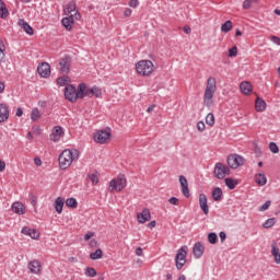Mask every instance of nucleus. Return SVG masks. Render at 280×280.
<instances>
[{
    "label": "nucleus",
    "instance_id": "4468645a",
    "mask_svg": "<svg viewBox=\"0 0 280 280\" xmlns=\"http://www.w3.org/2000/svg\"><path fill=\"white\" fill-rule=\"evenodd\" d=\"M192 254L196 257V259H200V257L205 255V245L201 242L195 243L192 247Z\"/></svg>",
    "mask_w": 280,
    "mask_h": 280
},
{
    "label": "nucleus",
    "instance_id": "2f4dec72",
    "mask_svg": "<svg viewBox=\"0 0 280 280\" xmlns=\"http://www.w3.org/2000/svg\"><path fill=\"white\" fill-rule=\"evenodd\" d=\"M231 30H233V22H231V20H228L221 25V32H224V34H229Z\"/></svg>",
    "mask_w": 280,
    "mask_h": 280
},
{
    "label": "nucleus",
    "instance_id": "ddd939ff",
    "mask_svg": "<svg viewBox=\"0 0 280 280\" xmlns=\"http://www.w3.org/2000/svg\"><path fill=\"white\" fill-rule=\"evenodd\" d=\"M199 207L201 211H203L205 215H209V205H208L207 195L205 194L199 195Z\"/></svg>",
    "mask_w": 280,
    "mask_h": 280
},
{
    "label": "nucleus",
    "instance_id": "412c9836",
    "mask_svg": "<svg viewBox=\"0 0 280 280\" xmlns=\"http://www.w3.org/2000/svg\"><path fill=\"white\" fill-rule=\"evenodd\" d=\"M60 71L61 73H69V56H65L59 60Z\"/></svg>",
    "mask_w": 280,
    "mask_h": 280
},
{
    "label": "nucleus",
    "instance_id": "c85d7f7f",
    "mask_svg": "<svg viewBox=\"0 0 280 280\" xmlns=\"http://www.w3.org/2000/svg\"><path fill=\"white\" fill-rule=\"evenodd\" d=\"M222 196H223L222 188L217 187L212 190V198L214 202H220L222 200Z\"/></svg>",
    "mask_w": 280,
    "mask_h": 280
},
{
    "label": "nucleus",
    "instance_id": "4c0bfd02",
    "mask_svg": "<svg viewBox=\"0 0 280 280\" xmlns=\"http://www.w3.org/2000/svg\"><path fill=\"white\" fill-rule=\"evenodd\" d=\"M276 222H277V219L270 218L264 222L262 226L264 229H272V225L276 224Z\"/></svg>",
    "mask_w": 280,
    "mask_h": 280
},
{
    "label": "nucleus",
    "instance_id": "5fc2aeb1",
    "mask_svg": "<svg viewBox=\"0 0 280 280\" xmlns=\"http://www.w3.org/2000/svg\"><path fill=\"white\" fill-rule=\"evenodd\" d=\"M219 237H220L221 242L224 243V241L226 240V232H220Z\"/></svg>",
    "mask_w": 280,
    "mask_h": 280
},
{
    "label": "nucleus",
    "instance_id": "39448f33",
    "mask_svg": "<svg viewBox=\"0 0 280 280\" xmlns=\"http://www.w3.org/2000/svg\"><path fill=\"white\" fill-rule=\"evenodd\" d=\"M128 182L126 175L119 174L117 178H114L109 182L110 191H122L126 189Z\"/></svg>",
    "mask_w": 280,
    "mask_h": 280
},
{
    "label": "nucleus",
    "instance_id": "7c9ffc66",
    "mask_svg": "<svg viewBox=\"0 0 280 280\" xmlns=\"http://www.w3.org/2000/svg\"><path fill=\"white\" fill-rule=\"evenodd\" d=\"M80 86H83L82 100H84V97H93L92 88H86V83H80Z\"/></svg>",
    "mask_w": 280,
    "mask_h": 280
},
{
    "label": "nucleus",
    "instance_id": "a878e982",
    "mask_svg": "<svg viewBox=\"0 0 280 280\" xmlns=\"http://www.w3.org/2000/svg\"><path fill=\"white\" fill-rule=\"evenodd\" d=\"M271 255L275 259V264H280V252L279 248L277 247V243L271 244Z\"/></svg>",
    "mask_w": 280,
    "mask_h": 280
},
{
    "label": "nucleus",
    "instance_id": "2eb2a0df",
    "mask_svg": "<svg viewBox=\"0 0 280 280\" xmlns=\"http://www.w3.org/2000/svg\"><path fill=\"white\" fill-rule=\"evenodd\" d=\"M179 184L182 187V192L185 198H189V184L187 183V178L184 175L179 176Z\"/></svg>",
    "mask_w": 280,
    "mask_h": 280
},
{
    "label": "nucleus",
    "instance_id": "f257e3e1",
    "mask_svg": "<svg viewBox=\"0 0 280 280\" xmlns=\"http://www.w3.org/2000/svg\"><path fill=\"white\" fill-rule=\"evenodd\" d=\"M80 159V154L78 150L66 149L59 155V167L60 170H68L71 166L73 161H78Z\"/></svg>",
    "mask_w": 280,
    "mask_h": 280
},
{
    "label": "nucleus",
    "instance_id": "338daca9",
    "mask_svg": "<svg viewBox=\"0 0 280 280\" xmlns=\"http://www.w3.org/2000/svg\"><path fill=\"white\" fill-rule=\"evenodd\" d=\"M33 132H34L35 135H40V128L34 127V128H33Z\"/></svg>",
    "mask_w": 280,
    "mask_h": 280
},
{
    "label": "nucleus",
    "instance_id": "aec40b11",
    "mask_svg": "<svg viewBox=\"0 0 280 280\" xmlns=\"http://www.w3.org/2000/svg\"><path fill=\"white\" fill-rule=\"evenodd\" d=\"M28 269L32 275H39L40 273V261L32 260L28 262Z\"/></svg>",
    "mask_w": 280,
    "mask_h": 280
},
{
    "label": "nucleus",
    "instance_id": "9b49d317",
    "mask_svg": "<svg viewBox=\"0 0 280 280\" xmlns=\"http://www.w3.org/2000/svg\"><path fill=\"white\" fill-rule=\"evenodd\" d=\"M152 219V214L150 213V209L144 208L142 212L137 214V220L140 224H145V222H150Z\"/></svg>",
    "mask_w": 280,
    "mask_h": 280
},
{
    "label": "nucleus",
    "instance_id": "de8ad7c7",
    "mask_svg": "<svg viewBox=\"0 0 280 280\" xmlns=\"http://www.w3.org/2000/svg\"><path fill=\"white\" fill-rule=\"evenodd\" d=\"M271 201L267 200L260 208L259 211H268L270 209Z\"/></svg>",
    "mask_w": 280,
    "mask_h": 280
},
{
    "label": "nucleus",
    "instance_id": "c9c22d12",
    "mask_svg": "<svg viewBox=\"0 0 280 280\" xmlns=\"http://www.w3.org/2000/svg\"><path fill=\"white\" fill-rule=\"evenodd\" d=\"M0 62H5V44L0 39Z\"/></svg>",
    "mask_w": 280,
    "mask_h": 280
},
{
    "label": "nucleus",
    "instance_id": "6e6d98bb",
    "mask_svg": "<svg viewBox=\"0 0 280 280\" xmlns=\"http://www.w3.org/2000/svg\"><path fill=\"white\" fill-rule=\"evenodd\" d=\"M136 255L138 257H141L143 255V248H141V247L136 248Z\"/></svg>",
    "mask_w": 280,
    "mask_h": 280
},
{
    "label": "nucleus",
    "instance_id": "f704fd0d",
    "mask_svg": "<svg viewBox=\"0 0 280 280\" xmlns=\"http://www.w3.org/2000/svg\"><path fill=\"white\" fill-rule=\"evenodd\" d=\"M31 119L32 121H38V119H40V110H38V108L32 109Z\"/></svg>",
    "mask_w": 280,
    "mask_h": 280
},
{
    "label": "nucleus",
    "instance_id": "a19ab883",
    "mask_svg": "<svg viewBox=\"0 0 280 280\" xmlns=\"http://www.w3.org/2000/svg\"><path fill=\"white\" fill-rule=\"evenodd\" d=\"M206 124L208 126H213V124H215V116H213L212 113H209L206 117Z\"/></svg>",
    "mask_w": 280,
    "mask_h": 280
},
{
    "label": "nucleus",
    "instance_id": "69168bd1",
    "mask_svg": "<svg viewBox=\"0 0 280 280\" xmlns=\"http://www.w3.org/2000/svg\"><path fill=\"white\" fill-rule=\"evenodd\" d=\"M184 32H185V34H191V27L184 26Z\"/></svg>",
    "mask_w": 280,
    "mask_h": 280
},
{
    "label": "nucleus",
    "instance_id": "79ce46f5",
    "mask_svg": "<svg viewBox=\"0 0 280 280\" xmlns=\"http://www.w3.org/2000/svg\"><path fill=\"white\" fill-rule=\"evenodd\" d=\"M86 277H97V271L93 267H88L85 269Z\"/></svg>",
    "mask_w": 280,
    "mask_h": 280
},
{
    "label": "nucleus",
    "instance_id": "393cba45",
    "mask_svg": "<svg viewBox=\"0 0 280 280\" xmlns=\"http://www.w3.org/2000/svg\"><path fill=\"white\" fill-rule=\"evenodd\" d=\"M12 211L13 213H18V215H24L25 213V209L23 208V205L19 201L13 202Z\"/></svg>",
    "mask_w": 280,
    "mask_h": 280
},
{
    "label": "nucleus",
    "instance_id": "8fccbe9b",
    "mask_svg": "<svg viewBox=\"0 0 280 280\" xmlns=\"http://www.w3.org/2000/svg\"><path fill=\"white\" fill-rule=\"evenodd\" d=\"M197 130H199V132H203V130H205V122L203 121L197 122Z\"/></svg>",
    "mask_w": 280,
    "mask_h": 280
},
{
    "label": "nucleus",
    "instance_id": "423d86ee",
    "mask_svg": "<svg viewBox=\"0 0 280 280\" xmlns=\"http://www.w3.org/2000/svg\"><path fill=\"white\" fill-rule=\"evenodd\" d=\"M187 264V246H182L175 256V266L177 270H183V267Z\"/></svg>",
    "mask_w": 280,
    "mask_h": 280
},
{
    "label": "nucleus",
    "instance_id": "bf43d9fd",
    "mask_svg": "<svg viewBox=\"0 0 280 280\" xmlns=\"http://www.w3.org/2000/svg\"><path fill=\"white\" fill-rule=\"evenodd\" d=\"M148 229H154V226H156V221H151L148 223Z\"/></svg>",
    "mask_w": 280,
    "mask_h": 280
},
{
    "label": "nucleus",
    "instance_id": "e433bc0d",
    "mask_svg": "<svg viewBox=\"0 0 280 280\" xmlns=\"http://www.w3.org/2000/svg\"><path fill=\"white\" fill-rule=\"evenodd\" d=\"M66 206H68L71 209H75L78 207V200L75 198L71 197L66 200Z\"/></svg>",
    "mask_w": 280,
    "mask_h": 280
},
{
    "label": "nucleus",
    "instance_id": "f8f14e48",
    "mask_svg": "<svg viewBox=\"0 0 280 280\" xmlns=\"http://www.w3.org/2000/svg\"><path fill=\"white\" fill-rule=\"evenodd\" d=\"M8 119H10V108L8 107V104L2 103L0 104V124L8 121Z\"/></svg>",
    "mask_w": 280,
    "mask_h": 280
},
{
    "label": "nucleus",
    "instance_id": "f3484780",
    "mask_svg": "<svg viewBox=\"0 0 280 280\" xmlns=\"http://www.w3.org/2000/svg\"><path fill=\"white\" fill-rule=\"evenodd\" d=\"M68 14H70V16L73 14L75 21H80L81 15L80 12H78V10H75V2L74 1H70L66 8Z\"/></svg>",
    "mask_w": 280,
    "mask_h": 280
},
{
    "label": "nucleus",
    "instance_id": "6ab92c4d",
    "mask_svg": "<svg viewBox=\"0 0 280 280\" xmlns=\"http://www.w3.org/2000/svg\"><path fill=\"white\" fill-rule=\"evenodd\" d=\"M22 233L23 235H28V237H32V240H38V237H40V233H38L36 229H30L27 226L22 229Z\"/></svg>",
    "mask_w": 280,
    "mask_h": 280
},
{
    "label": "nucleus",
    "instance_id": "c03bdc74",
    "mask_svg": "<svg viewBox=\"0 0 280 280\" xmlns=\"http://www.w3.org/2000/svg\"><path fill=\"white\" fill-rule=\"evenodd\" d=\"M92 96L102 97V90L97 85L92 86Z\"/></svg>",
    "mask_w": 280,
    "mask_h": 280
},
{
    "label": "nucleus",
    "instance_id": "864d4df0",
    "mask_svg": "<svg viewBox=\"0 0 280 280\" xmlns=\"http://www.w3.org/2000/svg\"><path fill=\"white\" fill-rule=\"evenodd\" d=\"M270 40L275 43V45H280V38L278 36L272 35Z\"/></svg>",
    "mask_w": 280,
    "mask_h": 280
},
{
    "label": "nucleus",
    "instance_id": "13d9d810",
    "mask_svg": "<svg viewBox=\"0 0 280 280\" xmlns=\"http://www.w3.org/2000/svg\"><path fill=\"white\" fill-rule=\"evenodd\" d=\"M34 163L35 165H38V166L43 165V161L40 160V158H35Z\"/></svg>",
    "mask_w": 280,
    "mask_h": 280
},
{
    "label": "nucleus",
    "instance_id": "b1692460",
    "mask_svg": "<svg viewBox=\"0 0 280 280\" xmlns=\"http://www.w3.org/2000/svg\"><path fill=\"white\" fill-rule=\"evenodd\" d=\"M255 183L259 185V187H264L266 183H268V178L266 177V174L264 173H258L255 175Z\"/></svg>",
    "mask_w": 280,
    "mask_h": 280
},
{
    "label": "nucleus",
    "instance_id": "f03ea898",
    "mask_svg": "<svg viewBox=\"0 0 280 280\" xmlns=\"http://www.w3.org/2000/svg\"><path fill=\"white\" fill-rule=\"evenodd\" d=\"M218 85L215 83V78L210 77L207 81V86L203 94V105L207 108H211L213 106V95H215V90Z\"/></svg>",
    "mask_w": 280,
    "mask_h": 280
},
{
    "label": "nucleus",
    "instance_id": "052dcab7",
    "mask_svg": "<svg viewBox=\"0 0 280 280\" xmlns=\"http://www.w3.org/2000/svg\"><path fill=\"white\" fill-rule=\"evenodd\" d=\"M125 16H131L132 15V10L130 9H126L125 12H124Z\"/></svg>",
    "mask_w": 280,
    "mask_h": 280
},
{
    "label": "nucleus",
    "instance_id": "20e7f679",
    "mask_svg": "<svg viewBox=\"0 0 280 280\" xmlns=\"http://www.w3.org/2000/svg\"><path fill=\"white\" fill-rule=\"evenodd\" d=\"M136 70L139 75H152L154 71V63L150 60H140L136 63Z\"/></svg>",
    "mask_w": 280,
    "mask_h": 280
},
{
    "label": "nucleus",
    "instance_id": "72a5a7b5",
    "mask_svg": "<svg viewBox=\"0 0 280 280\" xmlns=\"http://www.w3.org/2000/svg\"><path fill=\"white\" fill-rule=\"evenodd\" d=\"M102 257H104V253L100 248L90 254V259H93V261H96V259H102Z\"/></svg>",
    "mask_w": 280,
    "mask_h": 280
},
{
    "label": "nucleus",
    "instance_id": "1a4fd4ad",
    "mask_svg": "<svg viewBox=\"0 0 280 280\" xmlns=\"http://www.w3.org/2000/svg\"><path fill=\"white\" fill-rule=\"evenodd\" d=\"M228 165L232 170H237V167H240V165H244V158H242L238 154L229 155L228 156Z\"/></svg>",
    "mask_w": 280,
    "mask_h": 280
},
{
    "label": "nucleus",
    "instance_id": "a211bd4d",
    "mask_svg": "<svg viewBox=\"0 0 280 280\" xmlns=\"http://www.w3.org/2000/svg\"><path fill=\"white\" fill-rule=\"evenodd\" d=\"M62 135H65V131L62 130V127L60 126H56L54 129H52V132L50 135V140L51 141H60V137H62Z\"/></svg>",
    "mask_w": 280,
    "mask_h": 280
},
{
    "label": "nucleus",
    "instance_id": "680f3d73",
    "mask_svg": "<svg viewBox=\"0 0 280 280\" xmlns=\"http://www.w3.org/2000/svg\"><path fill=\"white\" fill-rule=\"evenodd\" d=\"M16 117H23V109L21 107L16 109Z\"/></svg>",
    "mask_w": 280,
    "mask_h": 280
},
{
    "label": "nucleus",
    "instance_id": "7ed1b4c3",
    "mask_svg": "<svg viewBox=\"0 0 280 280\" xmlns=\"http://www.w3.org/2000/svg\"><path fill=\"white\" fill-rule=\"evenodd\" d=\"M82 91H84V85H78L75 89V85L69 84L65 88V97L68 100V102H72V104H75L79 100H82Z\"/></svg>",
    "mask_w": 280,
    "mask_h": 280
},
{
    "label": "nucleus",
    "instance_id": "c756f323",
    "mask_svg": "<svg viewBox=\"0 0 280 280\" xmlns=\"http://www.w3.org/2000/svg\"><path fill=\"white\" fill-rule=\"evenodd\" d=\"M63 207H65V199H62V197H58L55 200V210L57 211V213H62Z\"/></svg>",
    "mask_w": 280,
    "mask_h": 280
},
{
    "label": "nucleus",
    "instance_id": "3c124183",
    "mask_svg": "<svg viewBox=\"0 0 280 280\" xmlns=\"http://www.w3.org/2000/svg\"><path fill=\"white\" fill-rule=\"evenodd\" d=\"M129 5L130 8H139V0H130Z\"/></svg>",
    "mask_w": 280,
    "mask_h": 280
},
{
    "label": "nucleus",
    "instance_id": "37998d69",
    "mask_svg": "<svg viewBox=\"0 0 280 280\" xmlns=\"http://www.w3.org/2000/svg\"><path fill=\"white\" fill-rule=\"evenodd\" d=\"M88 178L91 180L92 185H97V183H100V177L97 176V174H89Z\"/></svg>",
    "mask_w": 280,
    "mask_h": 280
},
{
    "label": "nucleus",
    "instance_id": "9d476101",
    "mask_svg": "<svg viewBox=\"0 0 280 280\" xmlns=\"http://www.w3.org/2000/svg\"><path fill=\"white\" fill-rule=\"evenodd\" d=\"M37 72L40 78H49L51 75V66L48 62H43L37 67Z\"/></svg>",
    "mask_w": 280,
    "mask_h": 280
},
{
    "label": "nucleus",
    "instance_id": "dca6fc26",
    "mask_svg": "<svg viewBox=\"0 0 280 280\" xmlns=\"http://www.w3.org/2000/svg\"><path fill=\"white\" fill-rule=\"evenodd\" d=\"M18 25L25 32V34H28V36H34V28L27 23L25 20L20 19L18 22Z\"/></svg>",
    "mask_w": 280,
    "mask_h": 280
},
{
    "label": "nucleus",
    "instance_id": "cd10ccee",
    "mask_svg": "<svg viewBox=\"0 0 280 280\" xmlns=\"http://www.w3.org/2000/svg\"><path fill=\"white\" fill-rule=\"evenodd\" d=\"M8 16H10V11L8 10V7H5V2L0 0V19H8Z\"/></svg>",
    "mask_w": 280,
    "mask_h": 280
},
{
    "label": "nucleus",
    "instance_id": "e2e57ef3",
    "mask_svg": "<svg viewBox=\"0 0 280 280\" xmlns=\"http://www.w3.org/2000/svg\"><path fill=\"white\" fill-rule=\"evenodd\" d=\"M5 170V162L0 160V172H3Z\"/></svg>",
    "mask_w": 280,
    "mask_h": 280
},
{
    "label": "nucleus",
    "instance_id": "49530a36",
    "mask_svg": "<svg viewBox=\"0 0 280 280\" xmlns=\"http://www.w3.org/2000/svg\"><path fill=\"white\" fill-rule=\"evenodd\" d=\"M229 58H235L237 56V46H233L229 49Z\"/></svg>",
    "mask_w": 280,
    "mask_h": 280
},
{
    "label": "nucleus",
    "instance_id": "bb28decb",
    "mask_svg": "<svg viewBox=\"0 0 280 280\" xmlns=\"http://www.w3.org/2000/svg\"><path fill=\"white\" fill-rule=\"evenodd\" d=\"M266 106H267L266 101L259 97L256 98L255 108L257 113H264V110H266Z\"/></svg>",
    "mask_w": 280,
    "mask_h": 280
},
{
    "label": "nucleus",
    "instance_id": "0e129e2a",
    "mask_svg": "<svg viewBox=\"0 0 280 280\" xmlns=\"http://www.w3.org/2000/svg\"><path fill=\"white\" fill-rule=\"evenodd\" d=\"M154 108H156V105H151L147 108V113H152L154 110Z\"/></svg>",
    "mask_w": 280,
    "mask_h": 280
},
{
    "label": "nucleus",
    "instance_id": "6e6552de",
    "mask_svg": "<svg viewBox=\"0 0 280 280\" xmlns=\"http://www.w3.org/2000/svg\"><path fill=\"white\" fill-rule=\"evenodd\" d=\"M110 140V131L106 129L98 130L94 133V141L96 143L104 144L106 141Z\"/></svg>",
    "mask_w": 280,
    "mask_h": 280
},
{
    "label": "nucleus",
    "instance_id": "473e14b6",
    "mask_svg": "<svg viewBox=\"0 0 280 280\" xmlns=\"http://www.w3.org/2000/svg\"><path fill=\"white\" fill-rule=\"evenodd\" d=\"M225 185L230 189H235L238 185L237 179H233L231 177L225 178Z\"/></svg>",
    "mask_w": 280,
    "mask_h": 280
},
{
    "label": "nucleus",
    "instance_id": "4d7b16f0",
    "mask_svg": "<svg viewBox=\"0 0 280 280\" xmlns=\"http://www.w3.org/2000/svg\"><path fill=\"white\" fill-rule=\"evenodd\" d=\"M91 237H93V233L92 232H89L84 235V240L85 242H89V240H91Z\"/></svg>",
    "mask_w": 280,
    "mask_h": 280
},
{
    "label": "nucleus",
    "instance_id": "a18cd8bd",
    "mask_svg": "<svg viewBox=\"0 0 280 280\" xmlns=\"http://www.w3.org/2000/svg\"><path fill=\"white\" fill-rule=\"evenodd\" d=\"M269 150H270V152H272L273 154H279V147H278L277 143H275V142H270V143H269Z\"/></svg>",
    "mask_w": 280,
    "mask_h": 280
},
{
    "label": "nucleus",
    "instance_id": "774afa93",
    "mask_svg": "<svg viewBox=\"0 0 280 280\" xmlns=\"http://www.w3.org/2000/svg\"><path fill=\"white\" fill-rule=\"evenodd\" d=\"M31 205L33 207H36V205H37V201H36V199L34 197L31 198Z\"/></svg>",
    "mask_w": 280,
    "mask_h": 280
},
{
    "label": "nucleus",
    "instance_id": "58836bf2",
    "mask_svg": "<svg viewBox=\"0 0 280 280\" xmlns=\"http://www.w3.org/2000/svg\"><path fill=\"white\" fill-rule=\"evenodd\" d=\"M57 84L59 86H67V84H69V77H59V78H57Z\"/></svg>",
    "mask_w": 280,
    "mask_h": 280
},
{
    "label": "nucleus",
    "instance_id": "5701e85b",
    "mask_svg": "<svg viewBox=\"0 0 280 280\" xmlns=\"http://www.w3.org/2000/svg\"><path fill=\"white\" fill-rule=\"evenodd\" d=\"M73 19H75V16L70 15L68 18H63L61 20V23L63 25V27H66V30H68V32H71L72 27H73Z\"/></svg>",
    "mask_w": 280,
    "mask_h": 280
},
{
    "label": "nucleus",
    "instance_id": "603ef678",
    "mask_svg": "<svg viewBox=\"0 0 280 280\" xmlns=\"http://www.w3.org/2000/svg\"><path fill=\"white\" fill-rule=\"evenodd\" d=\"M168 202H170V205L178 206V198H176V197H171V198L168 199Z\"/></svg>",
    "mask_w": 280,
    "mask_h": 280
},
{
    "label": "nucleus",
    "instance_id": "0eeeda50",
    "mask_svg": "<svg viewBox=\"0 0 280 280\" xmlns=\"http://www.w3.org/2000/svg\"><path fill=\"white\" fill-rule=\"evenodd\" d=\"M213 174L219 180H223L231 175V168L221 162L215 163Z\"/></svg>",
    "mask_w": 280,
    "mask_h": 280
},
{
    "label": "nucleus",
    "instance_id": "09e8293b",
    "mask_svg": "<svg viewBox=\"0 0 280 280\" xmlns=\"http://www.w3.org/2000/svg\"><path fill=\"white\" fill-rule=\"evenodd\" d=\"M253 5V0H245L243 2V9L244 10H250V7Z\"/></svg>",
    "mask_w": 280,
    "mask_h": 280
},
{
    "label": "nucleus",
    "instance_id": "4be33fe9",
    "mask_svg": "<svg viewBox=\"0 0 280 280\" xmlns=\"http://www.w3.org/2000/svg\"><path fill=\"white\" fill-rule=\"evenodd\" d=\"M240 89L244 95H250L253 91V85L248 81H243L240 85Z\"/></svg>",
    "mask_w": 280,
    "mask_h": 280
},
{
    "label": "nucleus",
    "instance_id": "ea45409f",
    "mask_svg": "<svg viewBox=\"0 0 280 280\" xmlns=\"http://www.w3.org/2000/svg\"><path fill=\"white\" fill-rule=\"evenodd\" d=\"M208 242L210 244H218V234L215 232H211L208 234Z\"/></svg>",
    "mask_w": 280,
    "mask_h": 280
}]
</instances>
